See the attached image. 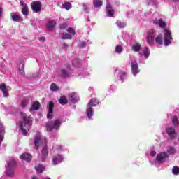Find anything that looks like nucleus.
Returning <instances> with one entry per match:
<instances>
[{"label": "nucleus", "mask_w": 179, "mask_h": 179, "mask_svg": "<svg viewBox=\"0 0 179 179\" xmlns=\"http://www.w3.org/2000/svg\"><path fill=\"white\" fill-rule=\"evenodd\" d=\"M34 143L36 149H38L40 146L43 145L40 159L41 162H45V159L48 156V150L47 149V138L41 136V133L37 131L35 136Z\"/></svg>", "instance_id": "f257e3e1"}, {"label": "nucleus", "mask_w": 179, "mask_h": 179, "mask_svg": "<svg viewBox=\"0 0 179 179\" xmlns=\"http://www.w3.org/2000/svg\"><path fill=\"white\" fill-rule=\"evenodd\" d=\"M20 115L23 122L20 121L17 124V127H19L20 132H22V135H27V132H29V129H30V127L31 126V117L27 116V115L23 112L20 113Z\"/></svg>", "instance_id": "f03ea898"}, {"label": "nucleus", "mask_w": 179, "mask_h": 179, "mask_svg": "<svg viewBox=\"0 0 179 179\" xmlns=\"http://www.w3.org/2000/svg\"><path fill=\"white\" fill-rule=\"evenodd\" d=\"M131 50L134 51V52H138L140 58L144 57L145 59L149 58V55H150V52H149V49L148 47H144L143 49L141 47V44L136 43L132 45Z\"/></svg>", "instance_id": "7ed1b4c3"}, {"label": "nucleus", "mask_w": 179, "mask_h": 179, "mask_svg": "<svg viewBox=\"0 0 179 179\" xmlns=\"http://www.w3.org/2000/svg\"><path fill=\"white\" fill-rule=\"evenodd\" d=\"M99 100L96 99V98L92 99L88 103V106L87 108V117L89 120H92V117L94 114L93 107H96V106H99Z\"/></svg>", "instance_id": "20e7f679"}, {"label": "nucleus", "mask_w": 179, "mask_h": 179, "mask_svg": "<svg viewBox=\"0 0 179 179\" xmlns=\"http://www.w3.org/2000/svg\"><path fill=\"white\" fill-rule=\"evenodd\" d=\"M62 122L60 120H56L55 121H50L45 123L46 129L48 132L52 131H58L61 127Z\"/></svg>", "instance_id": "39448f33"}, {"label": "nucleus", "mask_w": 179, "mask_h": 179, "mask_svg": "<svg viewBox=\"0 0 179 179\" xmlns=\"http://www.w3.org/2000/svg\"><path fill=\"white\" fill-rule=\"evenodd\" d=\"M169 157V154L166 152H160L157 155L156 157L153 159L149 158V162L151 164H156L157 162L159 163L166 162V159Z\"/></svg>", "instance_id": "423d86ee"}, {"label": "nucleus", "mask_w": 179, "mask_h": 179, "mask_svg": "<svg viewBox=\"0 0 179 179\" xmlns=\"http://www.w3.org/2000/svg\"><path fill=\"white\" fill-rule=\"evenodd\" d=\"M173 43V35H171V31L169 29L164 30V45L169 47Z\"/></svg>", "instance_id": "0eeeda50"}, {"label": "nucleus", "mask_w": 179, "mask_h": 179, "mask_svg": "<svg viewBox=\"0 0 179 179\" xmlns=\"http://www.w3.org/2000/svg\"><path fill=\"white\" fill-rule=\"evenodd\" d=\"M16 166V162L15 159H10L7 162V166L6 170V176L7 177H12L15 174V171L13 170V167Z\"/></svg>", "instance_id": "6e6552de"}, {"label": "nucleus", "mask_w": 179, "mask_h": 179, "mask_svg": "<svg viewBox=\"0 0 179 179\" xmlns=\"http://www.w3.org/2000/svg\"><path fill=\"white\" fill-rule=\"evenodd\" d=\"M66 31L69 33H63L62 34V38L63 40H72V38L73 37V36H75V34H76V32H75V29H73V28L72 27H69L66 29Z\"/></svg>", "instance_id": "1a4fd4ad"}, {"label": "nucleus", "mask_w": 179, "mask_h": 179, "mask_svg": "<svg viewBox=\"0 0 179 179\" xmlns=\"http://www.w3.org/2000/svg\"><path fill=\"white\" fill-rule=\"evenodd\" d=\"M157 34V31L154 29H151L148 31V34L147 36V43L149 44V45H153V43H155V37H156Z\"/></svg>", "instance_id": "9d476101"}, {"label": "nucleus", "mask_w": 179, "mask_h": 179, "mask_svg": "<svg viewBox=\"0 0 179 179\" xmlns=\"http://www.w3.org/2000/svg\"><path fill=\"white\" fill-rule=\"evenodd\" d=\"M165 132L167 134L171 141H173V139H176V138H177V132H176V129H174L173 127H166Z\"/></svg>", "instance_id": "9b49d317"}, {"label": "nucleus", "mask_w": 179, "mask_h": 179, "mask_svg": "<svg viewBox=\"0 0 179 179\" xmlns=\"http://www.w3.org/2000/svg\"><path fill=\"white\" fill-rule=\"evenodd\" d=\"M131 73H133L134 76H136V75L141 72V69H139V65L138 64V62H136V60H133L131 62Z\"/></svg>", "instance_id": "f8f14e48"}, {"label": "nucleus", "mask_w": 179, "mask_h": 179, "mask_svg": "<svg viewBox=\"0 0 179 179\" xmlns=\"http://www.w3.org/2000/svg\"><path fill=\"white\" fill-rule=\"evenodd\" d=\"M64 160V156L61 154H57L52 157V164L53 166H57V164H61Z\"/></svg>", "instance_id": "ddd939ff"}, {"label": "nucleus", "mask_w": 179, "mask_h": 179, "mask_svg": "<svg viewBox=\"0 0 179 179\" xmlns=\"http://www.w3.org/2000/svg\"><path fill=\"white\" fill-rule=\"evenodd\" d=\"M54 102L50 101L48 105V113L47 115L48 120H52L54 117Z\"/></svg>", "instance_id": "4468645a"}, {"label": "nucleus", "mask_w": 179, "mask_h": 179, "mask_svg": "<svg viewBox=\"0 0 179 179\" xmlns=\"http://www.w3.org/2000/svg\"><path fill=\"white\" fill-rule=\"evenodd\" d=\"M69 71H71V66L69 65L67 66L66 69H62L60 71V76L62 78H69V76H71V72Z\"/></svg>", "instance_id": "2eb2a0df"}, {"label": "nucleus", "mask_w": 179, "mask_h": 179, "mask_svg": "<svg viewBox=\"0 0 179 179\" xmlns=\"http://www.w3.org/2000/svg\"><path fill=\"white\" fill-rule=\"evenodd\" d=\"M41 2L40 1H34L31 3V8L33 12L35 13H38L41 10Z\"/></svg>", "instance_id": "dca6fc26"}, {"label": "nucleus", "mask_w": 179, "mask_h": 179, "mask_svg": "<svg viewBox=\"0 0 179 179\" xmlns=\"http://www.w3.org/2000/svg\"><path fill=\"white\" fill-rule=\"evenodd\" d=\"M152 23L153 24H155V26H159V27H161V29H164V27H166V22L162 18H155L152 20Z\"/></svg>", "instance_id": "f3484780"}, {"label": "nucleus", "mask_w": 179, "mask_h": 179, "mask_svg": "<svg viewBox=\"0 0 179 179\" xmlns=\"http://www.w3.org/2000/svg\"><path fill=\"white\" fill-rule=\"evenodd\" d=\"M20 5L22 6L21 12L24 16H28L29 15V6H27V4L23 1V0L20 1Z\"/></svg>", "instance_id": "a211bd4d"}, {"label": "nucleus", "mask_w": 179, "mask_h": 179, "mask_svg": "<svg viewBox=\"0 0 179 179\" xmlns=\"http://www.w3.org/2000/svg\"><path fill=\"white\" fill-rule=\"evenodd\" d=\"M69 100L71 101V103H72L73 104H75V103H78V101H79L80 98H79V95H78V94H76V92H72L69 94Z\"/></svg>", "instance_id": "6ab92c4d"}, {"label": "nucleus", "mask_w": 179, "mask_h": 179, "mask_svg": "<svg viewBox=\"0 0 179 179\" xmlns=\"http://www.w3.org/2000/svg\"><path fill=\"white\" fill-rule=\"evenodd\" d=\"M106 13L107 16H109V17H113L114 16V10H113L111 4L108 2L106 3Z\"/></svg>", "instance_id": "aec40b11"}, {"label": "nucleus", "mask_w": 179, "mask_h": 179, "mask_svg": "<svg viewBox=\"0 0 179 179\" xmlns=\"http://www.w3.org/2000/svg\"><path fill=\"white\" fill-rule=\"evenodd\" d=\"M41 106V105L40 104V102H38V101H35L32 103V106L29 110V113H33L34 111H38V110H40Z\"/></svg>", "instance_id": "412c9836"}, {"label": "nucleus", "mask_w": 179, "mask_h": 179, "mask_svg": "<svg viewBox=\"0 0 179 179\" xmlns=\"http://www.w3.org/2000/svg\"><path fill=\"white\" fill-rule=\"evenodd\" d=\"M0 90H1L3 97H8L9 96V92L8 91V89L6 88V84L2 83L0 85Z\"/></svg>", "instance_id": "4be33fe9"}, {"label": "nucleus", "mask_w": 179, "mask_h": 179, "mask_svg": "<svg viewBox=\"0 0 179 179\" xmlns=\"http://www.w3.org/2000/svg\"><path fill=\"white\" fill-rule=\"evenodd\" d=\"M57 26V22L54 20H51L48 21L46 24V27L48 30H52Z\"/></svg>", "instance_id": "5701e85b"}, {"label": "nucleus", "mask_w": 179, "mask_h": 179, "mask_svg": "<svg viewBox=\"0 0 179 179\" xmlns=\"http://www.w3.org/2000/svg\"><path fill=\"white\" fill-rule=\"evenodd\" d=\"M20 159L25 162H31V155L29 153H24L20 155Z\"/></svg>", "instance_id": "b1692460"}, {"label": "nucleus", "mask_w": 179, "mask_h": 179, "mask_svg": "<svg viewBox=\"0 0 179 179\" xmlns=\"http://www.w3.org/2000/svg\"><path fill=\"white\" fill-rule=\"evenodd\" d=\"M53 152H64L65 150V148L62 145H55L52 147Z\"/></svg>", "instance_id": "393cba45"}, {"label": "nucleus", "mask_w": 179, "mask_h": 179, "mask_svg": "<svg viewBox=\"0 0 179 179\" xmlns=\"http://www.w3.org/2000/svg\"><path fill=\"white\" fill-rule=\"evenodd\" d=\"M11 19L13 22H22V17L16 13H11Z\"/></svg>", "instance_id": "a878e982"}, {"label": "nucleus", "mask_w": 179, "mask_h": 179, "mask_svg": "<svg viewBox=\"0 0 179 179\" xmlns=\"http://www.w3.org/2000/svg\"><path fill=\"white\" fill-rule=\"evenodd\" d=\"M50 91L52 92V93L59 92V86H58L57 84H55V83H52L50 85Z\"/></svg>", "instance_id": "bb28decb"}, {"label": "nucleus", "mask_w": 179, "mask_h": 179, "mask_svg": "<svg viewBox=\"0 0 179 179\" xmlns=\"http://www.w3.org/2000/svg\"><path fill=\"white\" fill-rule=\"evenodd\" d=\"M44 170H45V166H44V165H43V164H39L36 167V171L38 174H41V173H43V171H44Z\"/></svg>", "instance_id": "cd10ccee"}, {"label": "nucleus", "mask_w": 179, "mask_h": 179, "mask_svg": "<svg viewBox=\"0 0 179 179\" xmlns=\"http://www.w3.org/2000/svg\"><path fill=\"white\" fill-rule=\"evenodd\" d=\"M155 42L157 43V44H159V45H163V44H164L163 36H162V35H158L155 38Z\"/></svg>", "instance_id": "c85d7f7f"}, {"label": "nucleus", "mask_w": 179, "mask_h": 179, "mask_svg": "<svg viewBox=\"0 0 179 179\" xmlns=\"http://www.w3.org/2000/svg\"><path fill=\"white\" fill-rule=\"evenodd\" d=\"M72 65L75 68H80V66L82 65V63L80 62V59H73Z\"/></svg>", "instance_id": "c756f323"}, {"label": "nucleus", "mask_w": 179, "mask_h": 179, "mask_svg": "<svg viewBox=\"0 0 179 179\" xmlns=\"http://www.w3.org/2000/svg\"><path fill=\"white\" fill-rule=\"evenodd\" d=\"M118 73H119L118 78H119L120 80H122V82H124V79H125V78H127V72L122 71H119Z\"/></svg>", "instance_id": "7c9ffc66"}, {"label": "nucleus", "mask_w": 179, "mask_h": 179, "mask_svg": "<svg viewBox=\"0 0 179 179\" xmlns=\"http://www.w3.org/2000/svg\"><path fill=\"white\" fill-rule=\"evenodd\" d=\"M3 134H5V128L2 125V124L0 123V145L2 143V141H3Z\"/></svg>", "instance_id": "2f4dec72"}, {"label": "nucleus", "mask_w": 179, "mask_h": 179, "mask_svg": "<svg viewBox=\"0 0 179 179\" xmlns=\"http://www.w3.org/2000/svg\"><path fill=\"white\" fill-rule=\"evenodd\" d=\"M93 5H94V8H101V6H103V1L94 0Z\"/></svg>", "instance_id": "473e14b6"}, {"label": "nucleus", "mask_w": 179, "mask_h": 179, "mask_svg": "<svg viewBox=\"0 0 179 179\" xmlns=\"http://www.w3.org/2000/svg\"><path fill=\"white\" fill-rule=\"evenodd\" d=\"M62 9H66V10H69L72 8V3L70 2H66L62 5Z\"/></svg>", "instance_id": "72a5a7b5"}, {"label": "nucleus", "mask_w": 179, "mask_h": 179, "mask_svg": "<svg viewBox=\"0 0 179 179\" xmlns=\"http://www.w3.org/2000/svg\"><path fill=\"white\" fill-rule=\"evenodd\" d=\"M122 51H123L122 46L120 45H117L115 46V50H114V52L115 54H119V55L122 54Z\"/></svg>", "instance_id": "f704fd0d"}, {"label": "nucleus", "mask_w": 179, "mask_h": 179, "mask_svg": "<svg viewBox=\"0 0 179 179\" xmlns=\"http://www.w3.org/2000/svg\"><path fill=\"white\" fill-rule=\"evenodd\" d=\"M172 124H173V127H175V128L178 127L179 122H178V117H177V116H173V117L172 119Z\"/></svg>", "instance_id": "c9c22d12"}, {"label": "nucleus", "mask_w": 179, "mask_h": 179, "mask_svg": "<svg viewBox=\"0 0 179 179\" xmlns=\"http://www.w3.org/2000/svg\"><path fill=\"white\" fill-rule=\"evenodd\" d=\"M59 103L60 104H62V106H65V104H68V99H66V97L64 96H62L59 99Z\"/></svg>", "instance_id": "e433bc0d"}, {"label": "nucleus", "mask_w": 179, "mask_h": 179, "mask_svg": "<svg viewBox=\"0 0 179 179\" xmlns=\"http://www.w3.org/2000/svg\"><path fill=\"white\" fill-rule=\"evenodd\" d=\"M27 104H29V98H24L21 102V107L24 108Z\"/></svg>", "instance_id": "4c0bfd02"}, {"label": "nucleus", "mask_w": 179, "mask_h": 179, "mask_svg": "<svg viewBox=\"0 0 179 179\" xmlns=\"http://www.w3.org/2000/svg\"><path fill=\"white\" fill-rule=\"evenodd\" d=\"M172 173L173 174V176H178L179 167L178 166H175L172 168Z\"/></svg>", "instance_id": "58836bf2"}, {"label": "nucleus", "mask_w": 179, "mask_h": 179, "mask_svg": "<svg viewBox=\"0 0 179 179\" xmlns=\"http://www.w3.org/2000/svg\"><path fill=\"white\" fill-rule=\"evenodd\" d=\"M176 150V148L174 147H168L167 148V152L169 155H175Z\"/></svg>", "instance_id": "ea45409f"}, {"label": "nucleus", "mask_w": 179, "mask_h": 179, "mask_svg": "<svg viewBox=\"0 0 179 179\" xmlns=\"http://www.w3.org/2000/svg\"><path fill=\"white\" fill-rule=\"evenodd\" d=\"M116 24L117 27H119L120 29H124V27L127 26V24H125L124 22H122L120 21H117Z\"/></svg>", "instance_id": "a19ab883"}, {"label": "nucleus", "mask_w": 179, "mask_h": 179, "mask_svg": "<svg viewBox=\"0 0 179 179\" xmlns=\"http://www.w3.org/2000/svg\"><path fill=\"white\" fill-rule=\"evenodd\" d=\"M19 71L21 75H24V64H22L20 65Z\"/></svg>", "instance_id": "79ce46f5"}, {"label": "nucleus", "mask_w": 179, "mask_h": 179, "mask_svg": "<svg viewBox=\"0 0 179 179\" xmlns=\"http://www.w3.org/2000/svg\"><path fill=\"white\" fill-rule=\"evenodd\" d=\"M74 76H80V78H85V76H86V73L81 69V73H74Z\"/></svg>", "instance_id": "37998d69"}, {"label": "nucleus", "mask_w": 179, "mask_h": 179, "mask_svg": "<svg viewBox=\"0 0 179 179\" xmlns=\"http://www.w3.org/2000/svg\"><path fill=\"white\" fill-rule=\"evenodd\" d=\"M83 9L85 12H89V4L88 3H85L83 5Z\"/></svg>", "instance_id": "c03bdc74"}, {"label": "nucleus", "mask_w": 179, "mask_h": 179, "mask_svg": "<svg viewBox=\"0 0 179 179\" xmlns=\"http://www.w3.org/2000/svg\"><path fill=\"white\" fill-rule=\"evenodd\" d=\"M78 47L80 48H85V47H86V42L85 41H80L79 43H78Z\"/></svg>", "instance_id": "a18cd8bd"}, {"label": "nucleus", "mask_w": 179, "mask_h": 179, "mask_svg": "<svg viewBox=\"0 0 179 179\" xmlns=\"http://www.w3.org/2000/svg\"><path fill=\"white\" fill-rule=\"evenodd\" d=\"M155 157H156V151H155V150H151V151H150V159H155Z\"/></svg>", "instance_id": "49530a36"}, {"label": "nucleus", "mask_w": 179, "mask_h": 179, "mask_svg": "<svg viewBox=\"0 0 179 179\" xmlns=\"http://www.w3.org/2000/svg\"><path fill=\"white\" fill-rule=\"evenodd\" d=\"M156 2V0H147L148 5H153Z\"/></svg>", "instance_id": "de8ad7c7"}, {"label": "nucleus", "mask_w": 179, "mask_h": 179, "mask_svg": "<svg viewBox=\"0 0 179 179\" xmlns=\"http://www.w3.org/2000/svg\"><path fill=\"white\" fill-rule=\"evenodd\" d=\"M67 26H68V24H66V23L61 24L59 26V28L60 29H66Z\"/></svg>", "instance_id": "09e8293b"}, {"label": "nucleus", "mask_w": 179, "mask_h": 179, "mask_svg": "<svg viewBox=\"0 0 179 179\" xmlns=\"http://www.w3.org/2000/svg\"><path fill=\"white\" fill-rule=\"evenodd\" d=\"M62 47H63V48L66 49V48H68V44H66V43H63V44H62Z\"/></svg>", "instance_id": "8fccbe9b"}, {"label": "nucleus", "mask_w": 179, "mask_h": 179, "mask_svg": "<svg viewBox=\"0 0 179 179\" xmlns=\"http://www.w3.org/2000/svg\"><path fill=\"white\" fill-rule=\"evenodd\" d=\"M40 40H41V41H45V37H41Z\"/></svg>", "instance_id": "3c124183"}, {"label": "nucleus", "mask_w": 179, "mask_h": 179, "mask_svg": "<svg viewBox=\"0 0 179 179\" xmlns=\"http://www.w3.org/2000/svg\"><path fill=\"white\" fill-rule=\"evenodd\" d=\"M2 16V7H0V17Z\"/></svg>", "instance_id": "603ef678"}, {"label": "nucleus", "mask_w": 179, "mask_h": 179, "mask_svg": "<svg viewBox=\"0 0 179 179\" xmlns=\"http://www.w3.org/2000/svg\"><path fill=\"white\" fill-rule=\"evenodd\" d=\"M113 89H114V86L111 85V86L110 87V90H113Z\"/></svg>", "instance_id": "864d4df0"}, {"label": "nucleus", "mask_w": 179, "mask_h": 179, "mask_svg": "<svg viewBox=\"0 0 179 179\" xmlns=\"http://www.w3.org/2000/svg\"><path fill=\"white\" fill-rule=\"evenodd\" d=\"M145 17L149 16V13H145Z\"/></svg>", "instance_id": "5fc2aeb1"}, {"label": "nucleus", "mask_w": 179, "mask_h": 179, "mask_svg": "<svg viewBox=\"0 0 179 179\" xmlns=\"http://www.w3.org/2000/svg\"><path fill=\"white\" fill-rule=\"evenodd\" d=\"M32 179H38L36 176H32Z\"/></svg>", "instance_id": "6e6d98bb"}, {"label": "nucleus", "mask_w": 179, "mask_h": 179, "mask_svg": "<svg viewBox=\"0 0 179 179\" xmlns=\"http://www.w3.org/2000/svg\"><path fill=\"white\" fill-rule=\"evenodd\" d=\"M127 17H131V16H129V13H127Z\"/></svg>", "instance_id": "4d7b16f0"}, {"label": "nucleus", "mask_w": 179, "mask_h": 179, "mask_svg": "<svg viewBox=\"0 0 179 179\" xmlns=\"http://www.w3.org/2000/svg\"><path fill=\"white\" fill-rule=\"evenodd\" d=\"M76 71H78V69H76V70H75V72H76Z\"/></svg>", "instance_id": "13d9d810"}, {"label": "nucleus", "mask_w": 179, "mask_h": 179, "mask_svg": "<svg viewBox=\"0 0 179 179\" xmlns=\"http://www.w3.org/2000/svg\"><path fill=\"white\" fill-rule=\"evenodd\" d=\"M0 179H3V178H0Z\"/></svg>", "instance_id": "bf43d9fd"}]
</instances>
